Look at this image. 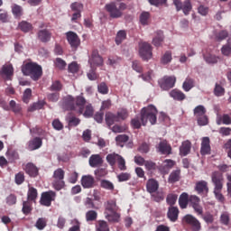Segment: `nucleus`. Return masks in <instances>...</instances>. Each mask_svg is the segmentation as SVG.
Segmentation results:
<instances>
[{
  "mask_svg": "<svg viewBox=\"0 0 231 231\" xmlns=\"http://www.w3.org/2000/svg\"><path fill=\"white\" fill-rule=\"evenodd\" d=\"M158 189H160V183H158V180L154 179H149L146 183V190L150 194H154L158 191Z\"/></svg>",
  "mask_w": 231,
  "mask_h": 231,
  "instance_id": "nucleus-19",
  "label": "nucleus"
},
{
  "mask_svg": "<svg viewBox=\"0 0 231 231\" xmlns=\"http://www.w3.org/2000/svg\"><path fill=\"white\" fill-rule=\"evenodd\" d=\"M195 190L199 196H207L208 194V182L199 180L195 184Z\"/></svg>",
  "mask_w": 231,
  "mask_h": 231,
  "instance_id": "nucleus-14",
  "label": "nucleus"
},
{
  "mask_svg": "<svg viewBox=\"0 0 231 231\" xmlns=\"http://www.w3.org/2000/svg\"><path fill=\"white\" fill-rule=\"evenodd\" d=\"M220 223L225 225V226H228L230 225V214H228V212H223L220 215Z\"/></svg>",
  "mask_w": 231,
  "mask_h": 231,
  "instance_id": "nucleus-49",
  "label": "nucleus"
},
{
  "mask_svg": "<svg viewBox=\"0 0 231 231\" xmlns=\"http://www.w3.org/2000/svg\"><path fill=\"white\" fill-rule=\"evenodd\" d=\"M181 179V170H174L169 175L168 182L169 183H177Z\"/></svg>",
  "mask_w": 231,
  "mask_h": 231,
  "instance_id": "nucleus-27",
  "label": "nucleus"
},
{
  "mask_svg": "<svg viewBox=\"0 0 231 231\" xmlns=\"http://www.w3.org/2000/svg\"><path fill=\"white\" fill-rule=\"evenodd\" d=\"M22 73L37 82L42 77V67L35 62H27L22 66Z\"/></svg>",
  "mask_w": 231,
  "mask_h": 231,
  "instance_id": "nucleus-3",
  "label": "nucleus"
},
{
  "mask_svg": "<svg viewBox=\"0 0 231 231\" xmlns=\"http://www.w3.org/2000/svg\"><path fill=\"white\" fill-rule=\"evenodd\" d=\"M70 8L72 12H79L81 13L84 9V5L79 2H74L70 5Z\"/></svg>",
  "mask_w": 231,
  "mask_h": 231,
  "instance_id": "nucleus-61",
  "label": "nucleus"
},
{
  "mask_svg": "<svg viewBox=\"0 0 231 231\" xmlns=\"http://www.w3.org/2000/svg\"><path fill=\"white\" fill-rule=\"evenodd\" d=\"M106 218L110 222V223H118L120 221V214L114 212L111 214L106 215Z\"/></svg>",
  "mask_w": 231,
  "mask_h": 231,
  "instance_id": "nucleus-48",
  "label": "nucleus"
},
{
  "mask_svg": "<svg viewBox=\"0 0 231 231\" xmlns=\"http://www.w3.org/2000/svg\"><path fill=\"white\" fill-rule=\"evenodd\" d=\"M231 125V117L228 114H224L222 116H217V125Z\"/></svg>",
  "mask_w": 231,
  "mask_h": 231,
  "instance_id": "nucleus-25",
  "label": "nucleus"
},
{
  "mask_svg": "<svg viewBox=\"0 0 231 231\" xmlns=\"http://www.w3.org/2000/svg\"><path fill=\"white\" fill-rule=\"evenodd\" d=\"M116 116L117 117V121L125 120L129 117V112L125 108H121L117 111Z\"/></svg>",
  "mask_w": 231,
  "mask_h": 231,
  "instance_id": "nucleus-37",
  "label": "nucleus"
},
{
  "mask_svg": "<svg viewBox=\"0 0 231 231\" xmlns=\"http://www.w3.org/2000/svg\"><path fill=\"white\" fill-rule=\"evenodd\" d=\"M83 205L88 210H98V207L95 205V200L89 197L84 199Z\"/></svg>",
  "mask_w": 231,
  "mask_h": 231,
  "instance_id": "nucleus-31",
  "label": "nucleus"
},
{
  "mask_svg": "<svg viewBox=\"0 0 231 231\" xmlns=\"http://www.w3.org/2000/svg\"><path fill=\"white\" fill-rule=\"evenodd\" d=\"M70 225H72V226L69 227L68 231H80V222L79 219H72Z\"/></svg>",
  "mask_w": 231,
  "mask_h": 231,
  "instance_id": "nucleus-58",
  "label": "nucleus"
},
{
  "mask_svg": "<svg viewBox=\"0 0 231 231\" xmlns=\"http://www.w3.org/2000/svg\"><path fill=\"white\" fill-rule=\"evenodd\" d=\"M106 210H107L110 213L116 212V201L115 200L107 201Z\"/></svg>",
  "mask_w": 231,
  "mask_h": 231,
  "instance_id": "nucleus-56",
  "label": "nucleus"
},
{
  "mask_svg": "<svg viewBox=\"0 0 231 231\" xmlns=\"http://www.w3.org/2000/svg\"><path fill=\"white\" fill-rule=\"evenodd\" d=\"M161 89L163 91H169L172 89L176 85V76H164L162 79L158 81Z\"/></svg>",
  "mask_w": 231,
  "mask_h": 231,
  "instance_id": "nucleus-7",
  "label": "nucleus"
},
{
  "mask_svg": "<svg viewBox=\"0 0 231 231\" xmlns=\"http://www.w3.org/2000/svg\"><path fill=\"white\" fill-rule=\"evenodd\" d=\"M24 172L20 171L17 174H15L14 181L16 185H23L24 183Z\"/></svg>",
  "mask_w": 231,
  "mask_h": 231,
  "instance_id": "nucleus-60",
  "label": "nucleus"
},
{
  "mask_svg": "<svg viewBox=\"0 0 231 231\" xmlns=\"http://www.w3.org/2000/svg\"><path fill=\"white\" fill-rule=\"evenodd\" d=\"M157 150L161 154H172V147L167 140L161 141L157 146Z\"/></svg>",
  "mask_w": 231,
  "mask_h": 231,
  "instance_id": "nucleus-16",
  "label": "nucleus"
},
{
  "mask_svg": "<svg viewBox=\"0 0 231 231\" xmlns=\"http://www.w3.org/2000/svg\"><path fill=\"white\" fill-rule=\"evenodd\" d=\"M100 187L101 189H105V190H111V191L115 190V184H113L111 180H101Z\"/></svg>",
  "mask_w": 231,
  "mask_h": 231,
  "instance_id": "nucleus-36",
  "label": "nucleus"
},
{
  "mask_svg": "<svg viewBox=\"0 0 231 231\" xmlns=\"http://www.w3.org/2000/svg\"><path fill=\"white\" fill-rule=\"evenodd\" d=\"M170 97H171L173 100H178L179 102L185 100V98L187 97L185 94L181 92V90H178V89L171 90L170 92Z\"/></svg>",
  "mask_w": 231,
  "mask_h": 231,
  "instance_id": "nucleus-28",
  "label": "nucleus"
},
{
  "mask_svg": "<svg viewBox=\"0 0 231 231\" xmlns=\"http://www.w3.org/2000/svg\"><path fill=\"white\" fill-rule=\"evenodd\" d=\"M44 102L39 101L37 103H33L28 108L29 113H33V111H39V109H42L44 107Z\"/></svg>",
  "mask_w": 231,
  "mask_h": 231,
  "instance_id": "nucleus-45",
  "label": "nucleus"
},
{
  "mask_svg": "<svg viewBox=\"0 0 231 231\" xmlns=\"http://www.w3.org/2000/svg\"><path fill=\"white\" fill-rule=\"evenodd\" d=\"M214 95L215 97H223L225 95V88L217 83L214 88Z\"/></svg>",
  "mask_w": 231,
  "mask_h": 231,
  "instance_id": "nucleus-54",
  "label": "nucleus"
},
{
  "mask_svg": "<svg viewBox=\"0 0 231 231\" xmlns=\"http://www.w3.org/2000/svg\"><path fill=\"white\" fill-rule=\"evenodd\" d=\"M149 19H151V14H149V12H143L140 14V23L143 26H147V24H149Z\"/></svg>",
  "mask_w": 231,
  "mask_h": 231,
  "instance_id": "nucleus-43",
  "label": "nucleus"
},
{
  "mask_svg": "<svg viewBox=\"0 0 231 231\" xmlns=\"http://www.w3.org/2000/svg\"><path fill=\"white\" fill-rule=\"evenodd\" d=\"M132 69L134 71H136V73H143V67L139 60H134L132 62Z\"/></svg>",
  "mask_w": 231,
  "mask_h": 231,
  "instance_id": "nucleus-51",
  "label": "nucleus"
},
{
  "mask_svg": "<svg viewBox=\"0 0 231 231\" xmlns=\"http://www.w3.org/2000/svg\"><path fill=\"white\" fill-rule=\"evenodd\" d=\"M189 203L199 216H203V207L199 205V203H201L199 197L196 195L189 196Z\"/></svg>",
  "mask_w": 231,
  "mask_h": 231,
  "instance_id": "nucleus-12",
  "label": "nucleus"
},
{
  "mask_svg": "<svg viewBox=\"0 0 231 231\" xmlns=\"http://www.w3.org/2000/svg\"><path fill=\"white\" fill-rule=\"evenodd\" d=\"M55 198H57V193L53 190L42 192L40 199V204L43 207H51V202L55 201Z\"/></svg>",
  "mask_w": 231,
  "mask_h": 231,
  "instance_id": "nucleus-9",
  "label": "nucleus"
},
{
  "mask_svg": "<svg viewBox=\"0 0 231 231\" xmlns=\"http://www.w3.org/2000/svg\"><path fill=\"white\" fill-rule=\"evenodd\" d=\"M118 158H120L119 154H117V153H109L106 156V162H107V163H109V165L114 167V165H116V162H118Z\"/></svg>",
  "mask_w": 231,
  "mask_h": 231,
  "instance_id": "nucleus-39",
  "label": "nucleus"
},
{
  "mask_svg": "<svg viewBox=\"0 0 231 231\" xmlns=\"http://www.w3.org/2000/svg\"><path fill=\"white\" fill-rule=\"evenodd\" d=\"M54 66L58 69H66V66H68V63H66V60H62V58H56L54 60Z\"/></svg>",
  "mask_w": 231,
  "mask_h": 231,
  "instance_id": "nucleus-42",
  "label": "nucleus"
},
{
  "mask_svg": "<svg viewBox=\"0 0 231 231\" xmlns=\"http://www.w3.org/2000/svg\"><path fill=\"white\" fill-rule=\"evenodd\" d=\"M176 165V162L171 160V159H166L164 162H163V166H162V169L163 171H165V169L167 171H171V169H172V167H174Z\"/></svg>",
  "mask_w": 231,
  "mask_h": 231,
  "instance_id": "nucleus-57",
  "label": "nucleus"
},
{
  "mask_svg": "<svg viewBox=\"0 0 231 231\" xmlns=\"http://www.w3.org/2000/svg\"><path fill=\"white\" fill-rule=\"evenodd\" d=\"M47 25L44 23H41L39 24V30L36 33L37 35V39L38 41H40V42H50V41H51V37L53 35V33H51V30L47 29L46 28Z\"/></svg>",
  "mask_w": 231,
  "mask_h": 231,
  "instance_id": "nucleus-5",
  "label": "nucleus"
},
{
  "mask_svg": "<svg viewBox=\"0 0 231 231\" xmlns=\"http://www.w3.org/2000/svg\"><path fill=\"white\" fill-rule=\"evenodd\" d=\"M52 185L55 190H62V189L66 187V182L64 180H54Z\"/></svg>",
  "mask_w": 231,
  "mask_h": 231,
  "instance_id": "nucleus-50",
  "label": "nucleus"
},
{
  "mask_svg": "<svg viewBox=\"0 0 231 231\" xmlns=\"http://www.w3.org/2000/svg\"><path fill=\"white\" fill-rule=\"evenodd\" d=\"M183 225H188L193 231L201 230V223L192 215H186L182 218Z\"/></svg>",
  "mask_w": 231,
  "mask_h": 231,
  "instance_id": "nucleus-8",
  "label": "nucleus"
},
{
  "mask_svg": "<svg viewBox=\"0 0 231 231\" xmlns=\"http://www.w3.org/2000/svg\"><path fill=\"white\" fill-rule=\"evenodd\" d=\"M223 173L219 171H214L211 174V181L214 185V190H223Z\"/></svg>",
  "mask_w": 231,
  "mask_h": 231,
  "instance_id": "nucleus-10",
  "label": "nucleus"
},
{
  "mask_svg": "<svg viewBox=\"0 0 231 231\" xmlns=\"http://www.w3.org/2000/svg\"><path fill=\"white\" fill-rule=\"evenodd\" d=\"M97 231H109V226L107 225V222L104 220H99Z\"/></svg>",
  "mask_w": 231,
  "mask_h": 231,
  "instance_id": "nucleus-63",
  "label": "nucleus"
},
{
  "mask_svg": "<svg viewBox=\"0 0 231 231\" xmlns=\"http://www.w3.org/2000/svg\"><path fill=\"white\" fill-rule=\"evenodd\" d=\"M164 39H165V36L163 35V32L157 31L155 32V36L152 39V44H153V46H155V48H160V46H162Z\"/></svg>",
  "mask_w": 231,
  "mask_h": 231,
  "instance_id": "nucleus-23",
  "label": "nucleus"
},
{
  "mask_svg": "<svg viewBox=\"0 0 231 231\" xmlns=\"http://www.w3.org/2000/svg\"><path fill=\"white\" fill-rule=\"evenodd\" d=\"M41 147H42V139L41 137H35L29 141V151H37V149H41Z\"/></svg>",
  "mask_w": 231,
  "mask_h": 231,
  "instance_id": "nucleus-22",
  "label": "nucleus"
},
{
  "mask_svg": "<svg viewBox=\"0 0 231 231\" xmlns=\"http://www.w3.org/2000/svg\"><path fill=\"white\" fill-rule=\"evenodd\" d=\"M35 226L38 230H44V228H46V218H39L36 221Z\"/></svg>",
  "mask_w": 231,
  "mask_h": 231,
  "instance_id": "nucleus-64",
  "label": "nucleus"
},
{
  "mask_svg": "<svg viewBox=\"0 0 231 231\" xmlns=\"http://www.w3.org/2000/svg\"><path fill=\"white\" fill-rule=\"evenodd\" d=\"M172 60V52L167 51L161 59L162 64H169Z\"/></svg>",
  "mask_w": 231,
  "mask_h": 231,
  "instance_id": "nucleus-53",
  "label": "nucleus"
},
{
  "mask_svg": "<svg viewBox=\"0 0 231 231\" xmlns=\"http://www.w3.org/2000/svg\"><path fill=\"white\" fill-rule=\"evenodd\" d=\"M61 107L64 111H76V113L84 115L87 118L93 115V106L88 103V100L82 96H77L76 97L72 96L65 97Z\"/></svg>",
  "mask_w": 231,
  "mask_h": 231,
  "instance_id": "nucleus-1",
  "label": "nucleus"
},
{
  "mask_svg": "<svg viewBox=\"0 0 231 231\" xmlns=\"http://www.w3.org/2000/svg\"><path fill=\"white\" fill-rule=\"evenodd\" d=\"M1 74L5 75L6 79H10L14 75V66L12 64H5L2 67Z\"/></svg>",
  "mask_w": 231,
  "mask_h": 231,
  "instance_id": "nucleus-30",
  "label": "nucleus"
},
{
  "mask_svg": "<svg viewBox=\"0 0 231 231\" xmlns=\"http://www.w3.org/2000/svg\"><path fill=\"white\" fill-rule=\"evenodd\" d=\"M182 88L184 91H190L191 88H194V79H186V80L183 82Z\"/></svg>",
  "mask_w": 231,
  "mask_h": 231,
  "instance_id": "nucleus-52",
  "label": "nucleus"
},
{
  "mask_svg": "<svg viewBox=\"0 0 231 231\" xmlns=\"http://www.w3.org/2000/svg\"><path fill=\"white\" fill-rule=\"evenodd\" d=\"M192 148V143L190 141H184L180 147V156H187L190 152V149Z\"/></svg>",
  "mask_w": 231,
  "mask_h": 231,
  "instance_id": "nucleus-24",
  "label": "nucleus"
},
{
  "mask_svg": "<svg viewBox=\"0 0 231 231\" xmlns=\"http://www.w3.org/2000/svg\"><path fill=\"white\" fill-rule=\"evenodd\" d=\"M23 171L30 176V178H37L39 176V168L33 162H28L24 167Z\"/></svg>",
  "mask_w": 231,
  "mask_h": 231,
  "instance_id": "nucleus-15",
  "label": "nucleus"
},
{
  "mask_svg": "<svg viewBox=\"0 0 231 231\" xmlns=\"http://www.w3.org/2000/svg\"><path fill=\"white\" fill-rule=\"evenodd\" d=\"M105 10L107 12L111 19H120V17L124 16V12L127 10V4L124 2H111L105 5Z\"/></svg>",
  "mask_w": 231,
  "mask_h": 231,
  "instance_id": "nucleus-4",
  "label": "nucleus"
},
{
  "mask_svg": "<svg viewBox=\"0 0 231 231\" xmlns=\"http://www.w3.org/2000/svg\"><path fill=\"white\" fill-rule=\"evenodd\" d=\"M177 199H178V195L168 194V196L166 198V202L170 205V207H172V205L176 204Z\"/></svg>",
  "mask_w": 231,
  "mask_h": 231,
  "instance_id": "nucleus-62",
  "label": "nucleus"
},
{
  "mask_svg": "<svg viewBox=\"0 0 231 231\" xmlns=\"http://www.w3.org/2000/svg\"><path fill=\"white\" fill-rule=\"evenodd\" d=\"M193 113L196 118H199V116H204L207 115V108H205V106L202 105H199L194 108Z\"/></svg>",
  "mask_w": 231,
  "mask_h": 231,
  "instance_id": "nucleus-34",
  "label": "nucleus"
},
{
  "mask_svg": "<svg viewBox=\"0 0 231 231\" xmlns=\"http://www.w3.org/2000/svg\"><path fill=\"white\" fill-rule=\"evenodd\" d=\"M18 28L23 33H28L33 31V25L27 21H22L18 23Z\"/></svg>",
  "mask_w": 231,
  "mask_h": 231,
  "instance_id": "nucleus-26",
  "label": "nucleus"
},
{
  "mask_svg": "<svg viewBox=\"0 0 231 231\" xmlns=\"http://www.w3.org/2000/svg\"><path fill=\"white\" fill-rule=\"evenodd\" d=\"M12 12L14 17L17 19L23 15V7L21 5L14 4L12 6Z\"/></svg>",
  "mask_w": 231,
  "mask_h": 231,
  "instance_id": "nucleus-47",
  "label": "nucleus"
},
{
  "mask_svg": "<svg viewBox=\"0 0 231 231\" xmlns=\"http://www.w3.org/2000/svg\"><path fill=\"white\" fill-rule=\"evenodd\" d=\"M189 193L183 192L179 198V205L180 208H187L189 203Z\"/></svg>",
  "mask_w": 231,
  "mask_h": 231,
  "instance_id": "nucleus-29",
  "label": "nucleus"
},
{
  "mask_svg": "<svg viewBox=\"0 0 231 231\" xmlns=\"http://www.w3.org/2000/svg\"><path fill=\"white\" fill-rule=\"evenodd\" d=\"M158 109L154 105H149L141 109V118L136 116L131 120V125L134 129H140L143 125H146L147 122H150L152 125H154L157 122Z\"/></svg>",
  "mask_w": 231,
  "mask_h": 231,
  "instance_id": "nucleus-2",
  "label": "nucleus"
},
{
  "mask_svg": "<svg viewBox=\"0 0 231 231\" xmlns=\"http://www.w3.org/2000/svg\"><path fill=\"white\" fill-rule=\"evenodd\" d=\"M105 120H106V125H108V127H111V125H113L115 122H118V117L116 116V115L111 112H107L106 114Z\"/></svg>",
  "mask_w": 231,
  "mask_h": 231,
  "instance_id": "nucleus-32",
  "label": "nucleus"
},
{
  "mask_svg": "<svg viewBox=\"0 0 231 231\" xmlns=\"http://www.w3.org/2000/svg\"><path fill=\"white\" fill-rule=\"evenodd\" d=\"M182 12L184 15H189L192 10V4L190 3V0H185L182 5Z\"/></svg>",
  "mask_w": 231,
  "mask_h": 231,
  "instance_id": "nucleus-44",
  "label": "nucleus"
},
{
  "mask_svg": "<svg viewBox=\"0 0 231 231\" xmlns=\"http://www.w3.org/2000/svg\"><path fill=\"white\" fill-rule=\"evenodd\" d=\"M66 37L69 44H70V47L73 50H77V48L80 46V38H79V35L76 32L69 31L66 32Z\"/></svg>",
  "mask_w": 231,
  "mask_h": 231,
  "instance_id": "nucleus-11",
  "label": "nucleus"
},
{
  "mask_svg": "<svg viewBox=\"0 0 231 231\" xmlns=\"http://www.w3.org/2000/svg\"><path fill=\"white\" fill-rule=\"evenodd\" d=\"M125 39H127V32L124 30L119 31L116 36V44L119 46V44H122Z\"/></svg>",
  "mask_w": 231,
  "mask_h": 231,
  "instance_id": "nucleus-35",
  "label": "nucleus"
},
{
  "mask_svg": "<svg viewBox=\"0 0 231 231\" xmlns=\"http://www.w3.org/2000/svg\"><path fill=\"white\" fill-rule=\"evenodd\" d=\"M86 221L89 223V221H97V218L98 217V213L95 210H88L86 215Z\"/></svg>",
  "mask_w": 231,
  "mask_h": 231,
  "instance_id": "nucleus-41",
  "label": "nucleus"
},
{
  "mask_svg": "<svg viewBox=\"0 0 231 231\" xmlns=\"http://www.w3.org/2000/svg\"><path fill=\"white\" fill-rule=\"evenodd\" d=\"M81 185L83 189H93L95 187V178L91 175H83L81 177Z\"/></svg>",
  "mask_w": 231,
  "mask_h": 231,
  "instance_id": "nucleus-17",
  "label": "nucleus"
},
{
  "mask_svg": "<svg viewBox=\"0 0 231 231\" xmlns=\"http://www.w3.org/2000/svg\"><path fill=\"white\" fill-rule=\"evenodd\" d=\"M37 196H38L37 189L33 187H30L27 192L28 201H33V203H35V201L37 200Z\"/></svg>",
  "mask_w": 231,
  "mask_h": 231,
  "instance_id": "nucleus-33",
  "label": "nucleus"
},
{
  "mask_svg": "<svg viewBox=\"0 0 231 231\" xmlns=\"http://www.w3.org/2000/svg\"><path fill=\"white\" fill-rule=\"evenodd\" d=\"M67 122L69 127H77L80 124V119L79 117L69 116H67Z\"/></svg>",
  "mask_w": 231,
  "mask_h": 231,
  "instance_id": "nucleus-40",
  "label": "nucleus"
},
{
  "mask_svg": "<svg viewBox=\"0 0 231 231\" xmlns=\"http://www.w3.org/2000/svg\"><path fill=\"white\" fill-rule=\"evenodd\" d=\"M227 37H228V31L222 30L216 34L215 39L217 42H221L222 41H225Z\"/></svg>",
  "mask_w": 231,
  "mask_h": 231,
  "instance_id": "nucleus-46",
  "label": "nucleus"
},
{
  "mask_svg": "<svg viewBox=\"0 0 231 231\" xmlns=\"http://www.w3.org/2000/svg\"><path fill=\"white\" fill-rule=\"evenodd\" d=\"M116 142L117 145H119L120 147H124V144L126 143V142H129V135L119 134L116 137Z\"/></svg>",
  "mask_w": 231,
  "mask_h": 231,
  "instance_id": "nucleus-38",
  "label": "nucleus"
},
{
  "mask_svg": "<svg viewBox=\"0 0 231 231\" xmlns=\"http://www.w3.org/2000/svg\"><path fill=\"white\" fill-rule=\"evenodd\" d=\"M139 55L143 60H151V59H152V46L151 43L145 42L140 43Z\"/></svg>",
  "mask_w": 231,
  "mask_h": 231,
  "instance_id": "nucleus-6",
  "label": "nucleus"
},
{
  "mask_svg": "<svg viewBox=\"0 0 231 231\" xmlns=\"http://www.w3.org/2000/svg\"><path fill=\"white\" fill-rule=\"evenodd\" d=\"M210 138L203 137L200 147V154L206 156V154H210Z\"/></svg>",
  "mask_w": 231,
  "mask_h": 231,
  "instance_id": "nucleus-18",
  "label": "nucleus"
},
{
  "mask_svg": "<svg viewBox=\"0 0 231 231\" xmlns=\"http://www.w3.org/2000/svg\"><path fill=\"white\" fill-rule=\"evenodd\" d=\"M88 163L90 167H100L104 163V160L100 154H93L89 157Z\"/></svg>",
  "mask_w": 231,
  "mask_h": 231,
  "instance_id": "nucleus-21",
  "label": "nucleus"
},
{
  "mask_svg": "<svg viewBox=\"0 0 231 231\" xmlns=\"http://www.w3.org/2000/svg\"><path fill=\"white\" fill-rule=\"evenodd\" d=\"M9 106H10L12 111H13L14 113H15V114L21 113V111H22V109H23V108L21 107V105L15 103L14 100H11L10 103H9Z\"/></svg>",
  "mask_w": 231,
  "mask_h": 231,
  "instance_id": "nucleus-59",
  "label": "nucleus"
},
{
  "mask_svg": "<svg viewBox=\"0 0 231 231\" xmlns=\"http://www.w3.org/2000/svg\"><path fill=\"white\" fill-rule=\"evenodd\" d=\"M66 172L61 168H59L54 171L53 172V178L54 180H64Z\"/></svg>",
  "mask_w": 231,
  "mask_h": 231,
  "instance_id": "nucleus-55",
  "label": "nucleus"
},
{
  "mask_svg": "<svg viewBox=\"0 0 231 231\" xmlns=\"http://www.w3.org/2000/svg\"><path fill=\"white\" fill-rule=\"evenodd\" d=\"M90 68H95L96 66L104 65V58L98 54V51L94 50L91 54V58L88 60Z\"/></svg>",
  "mask_w": 231,
  "mask_h": 231,
  "instance_id": "nucleus-13",
  "label": "nucleus"
},
{
  "mask_svg": "<svg viewBox=\"0 0 231 231\" xmlns=\"http://www.w3.org/2000/svg\"><path fill=\"white\" fill-rule=\"evenodd\" d=\"M178 216H180V209L178 208L171 206L168 208L167 217L171 223L178 221Z\"/></svg>",
  "mask_w": 231,
  "mask_h": 231,
  "instance_id": "nucleus-20",
  "label": "nucleus"
}]
</instances>
